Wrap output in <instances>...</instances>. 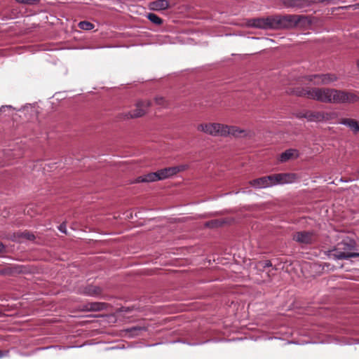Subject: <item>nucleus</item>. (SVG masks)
<instances>
[{
	"mask_svg": "<svg viewBox=\"0 0 359 359\" xmlns=\"http://www.w3.org/2000/svg\"><path fill=\"white\" fill-rule=\"evenodd\" d=\"M357 244L355 240L346 237L338 243L334 248L329 251V257L335 260L348 259L351 257H359V252H355Z\"/></svg>",
	"mask_w": 359,
	"mask_h": 359,
	"instance_id": "nucleus-1",
	"label": "nucleus"
},
{
	"mask_svg": "<svg viewBox=\"0 0 359 359\" xmlns=\"http://www.w3.org/2000/svg\"><path fill=\"white\" fill-rule=\"evenodd\" d=\"M359 101V97L356 94L333 88L331 103L334 104H353Z\"/></svg>",
	"mask_w": 359,
	"mask_h": 359,
	"instance_id": "nucleus-2",
	"label": "nucleus"
},
{
	"mask_svg": "<svg viewBox=\"0 0 359 359\" xmlns=\"http://www.w3.org/2000/svg\"><path fill=\"white\" fill-rule=\"evenodd\" d=\"M151 106V102L149 100H138L135 103V109L124 114L123 117L126 119L142 117L147 113Z\"/></svg>",
	"mask_w": 359,
	"mask_h": 359,
	"instance_id": "nucleus-3",
	"label": "nucleus"
},
{
	"mask_svg": "<svg viewBox=\"0 0 359 359\" xmlns=\"http://www.w3.org/2000/svg\"><path fill=\"white\" fill-rule=\"evenodd\" d=\"M333 88H312L311 99L323 103H331Z\"/></svg>",
	"mask_w": 359,
	"mask_h": 359,
	"instance_id": "nucleus-4",
	"label": "nucleus"
},
{
	"mask_svg": "<svg viewBox=\"0 0 359 359\" xmlns=\"http://www.w3.org/2000/svg\"><path fill=\"white\" fill-rule=\"evenodd\" d=\"M223 124L218 123H201L198 125L197 130L212 136H221Z\"/></svg>",
	"mask_w": 359,
	"mask_h": 359,
	"instance_id": "nucleus-5",
	"label": "nucleus"
},
{
	"mask_svg": "<svg viewBox=\"0 0 359 359\" xmlns=\"http://www.w3.org/2000/svg\"><path fill=\"white\" fill-rule=\"evenodd\" d=\"M293 240L299 243L311 245L316 242V236L313 231H297L293 235Z\"/></svg>",
	"mask_w": 359,
	"mask_h": 359,
	"instance_id": "nucleus-6",
	"label": "nucleus"
},
{
	"mask_svg": "<svg viewBox=\"0 0 359 359\" xmlns=\"http://www.w3.org/2000/svg\"><path fill=\"white\" fill-rule=\"evenodd\" d=\"M223 130H221L222 137H227L232 135L234 137H241L248 136V133L246 130L241 129L235 126H228L223 124Z\"/></svg>",
	"mask_w": 359,
	"mask_h": 359,
	"instance_id": "nucleus-7",
	"label": "nucleus"
},
{
	"mask_svg": "<svg viewBox=\"0 0 359 359\" xmlns=\"http://www.w3.org/2000/svg\"><path fill=\"white\" fill-rule=\"evenodd\" d=\"M251 26L264 29H272V15L262 18L251 20Z\"/></svg>",
	"mask_w": 359,
	"mask_h": 359,
	"instance_id": "nucleus-8",
	"label": "nucleus"
},
{
	"mask_svg": "<svg viewBox=\"0 0 359 359\" xmlns=\"http://www.w3.org/2000/svg\"><path fill=\"white\" fill-rule=\"evenodd\" d=\"M332 114L323 111H307V121L320 122L331 119Z\"/></svg>",
	"mask_w": 359,
	"mask_h": 359,
	"instance_id": "nucleus-9",
	"label": "nucleus"
},
{
	"mask_svg": "<svg viewBox=\"0 0 359 359\" xmlns=\"http://www.w3.org/2000/svg\"><path fill=\"white\" fill-rule=\"evenodd\" d=\"M283 4L286 8L303 9L310 6L309 0H283Z\"/></svg>",
	"mask_w": 359,
	"mask_h": 359,
	"instance_id": "nucleus-10",
	"label": "nucleus"
},
{
	"mask_svg": "<svg viewBox=\"0 0 359 359\" xmlns=\"http://www.w3.org/2000/svg\"><path fill=\"white\" fill-rule=\"evenodd\" d=\"M288 95H296L297 97H304L311 99L312 88L297 87L290 88L287 90Z\"/></svg>",
	"mask_w": 359,
	"mask_h": 359,
	"instance_id": "nucleus-11",
	"label": "nucleus"
},
{
	"mask_svg": "<svg viewBox=\"0 0 359 359\" xmlns=\"http://www.w3.org/2000/svg\"><path fill=\"white\" fill-rule=\"evenodd\" d=\"M338 77L334 74H320L318 76V80L314 81L315 85H328L337 81Z\"/></svg>",
	"mask_w": 359,
	"mask_h": 359,
	"instance_id": "nucleus-12",
	"label": "nucleus"
},
{
	"mask_svg": "<svg viewBox=\"0 0 359 359\" xmlns=\"http://www.w3.org/2000/svg\"><path fill=\"white\" fill-rule=\"evenodd\" d=\"M277 177L279 184L292 183L299 178L297 174L293 172L278 173Z\"/></svg>",
	"mask_w": 359,
	"mask_h": 359,
	"instance_id": "nucleus-13",
	"label": "nucleus"
},
{
	"mask_svg": "<svg viewBox=\"0 0 359 359\" xmlns=\"http://www.w3.org/2000/svg\"><path fill=\"white\" fill-rule=\"evenodd\" d=\"M232 221V219L229 218L212 219L206 222L204 224V226L210 229H216L226 224H230Z\"/></svg>",
	"mask_w": 359,
	"mask_h": 359,
	"instance_id": "nucleus-14",
	"label": "nucleus"
},
{
	"mask_svg": "<svg viewBox=\"0 0 359 359\" xmlns=\"http://www.w3.org/2000/svg\"><path fill=\"white\" fill-rule=\"evenodd\" d=\"M170 7L168 0H156L149 3V8L153 11H163Z\"/></svg>",
	"mask_w": 359,
	"mask_h": 359,
	"instance_id": "nucleus-15",
	"label": "nucleus"
},
{
	"mask_svg": "<svg viewBox=\"0 0 359 359\" xmlns=\"http://www.w3.org/2000/svg\"><path fill=\"white\" fill-rule=\"evenodd\" d=\"M107 304L103 302H90L83 306V311H100L105 309Z\"/></svg>",
	"mask_w": 359,
	"mask_h": 359,
	"instance_id": "nucleus-16",
	"label": "nucleus"
},
{
	"mask_svg": "<svg viewBox=\"0 0 359 359\" xmlns=\"http://www.w3.org/2000/svg\"><path fill=\"white\" fill-rule=\"evenodd\" d=\"M283 18L285 29H291L297 27V15H284Z\"/></svg>",
	"mask_w": 359,
	"mask_h": 359,
	"instance_id": "nucleus-17",
	"label": "nucleus"
},
{
	"mask_svg": "<svg viewBox=\"0 0 359 359\" xmlns=\"http://www.w3.org/2000/svg\"><path fill=\"white\" fill-rule=\"evenodd\" d=\"M339 123L348 127L355 133L359 132V123L355 119L344 118L339 121Z\"/></svg>",
	"mask_w": 359,
	"mask_h": 359,
	"instance_id": "nucleus-18",
	"label": "nucleus"
},
{
	"mask_svg": "<svg viewBox=\"0 0 359 359\" xmlns=\"http://www.w3.org/2000/svg\"><path fill=\"white\" fill-rule=\"evenodd\" d=\"M102 289L96 285H88L83 288L82 293L88 296H97L102 293Z\"/></svg>",
	"mask_w": 359,
	"mask_h": 359,
	"instance_id": "nucleus-19",
	"label": "nucleus"
},
{
	"mask_svg": "<svg viewBox=\"0 0 359 359\" xmlns=\"http://www.w3.org/2000/svg\"><path fill=\"white\" fill-rule=\"evenodd\" d=\"M156 172H149L148 174L140 176L136 178L135 182L140 183V182H153L158 181L157 177Z\"/></svg>",
	"mask_w": 359,
	"mask_h": 359,
	"instance_id": "nucleus-20",
	"label": "nucleus"
},
{
	"mask_svg": "<svg viewBox=\"0 0 359 359\" xmlns=\"http://www.w3.org/2000/svg\"><path fill=\"white\" fill-rule=\"evenodd\" d=\"M294 154L295 158L299 157V151L297 150L292 149H287L280 155L279 161L282 163L286 162L294 157Z\"/></svg>",
	"mask_w": 359,
	"mask_h": 359,
	"instance_id": "nucleus-21",
	"label": "nucleus"
},
{
	"mask_svg": "<svg viewBox=\"0 0 359 359\" xmlns=\"http://www.w3.org/2000/svg\"><path fill=\"white\" fill-rule=\"evenodd\" d=\"M272 29H285L283 15H272Z\"/></svg>",
	"mask_w": 359,
	"mask_h": 359,
	"instance_id": "nucleus-22",
	"label": "nucleus"
},
{
	"mask_svg": "<svg viewBox=\"0 0 359 359\" xmlns=\"http://www.w3.org/2000/svg\"><path fill=\"white\" fill-rule=\"evenodd\" d=\"M250 184L256 189H262L269 187V184L266 176L259 177L250 181Z\"/></svg>",
	"mask_w": 359,
	"mask_h": 359,
	"instance_id": "nucleus-23",
	"label": "nucleus"
},
{
	"mask_svg": "<svg viewBox=\"0 0 359 359\" xmlns=\"http://www.w3.org/2000/svg\"><path fill=\"white\" fill-rule=\"evenodd\" d=\"M297 26L302 28H307L312 24V21L309 16L303 15H297Z\"/></svg>",
	"mask_w": 359,
	"mask_h": 359,
	"instance_id": "nucleus-24",
	"label": "nucleus"
},
{
	"mask_svg": "<svg viewBox=\"0 0 359 359\" xmlns=\"http://www.w3.org/2000/svg\"><path fill=\"white\" fill-rule=\"evenodd\" d=\"M185 165H179V166H173L165 168V172L168 176V178L176 175L177 173L184 170L185 169Z\"/></svg>",
	"mask_w": 359,
	"mask_h": 359,
	"instance_id": "nucleus-25",
	"label": "nucleus"
},
{
	"mask_svg": "<svg viewBox=\"0 0 359 359\" xmlns=\"http://www.w3.org/2000/svg\"><path fill=\"white\" fill-rule=\"evenodd\" d=\"M15 238H25L28 241H34L36 237L35 236L27 231H25L24 232H18L14 235Z\"/></svg>",
	"mask_w": 359,
	"mask_h": 359,
	"instance_id": "nucleus-26",
	"label": "nucleus"
},
{
	"mask_svg": "<svg viewBox=\"0 0 359 359\" xmlns=\"http://www.w3.org/2000/svg\"><path fill=\"white\" fill-rule=\"evenodd\" d=\"M20 266L7 267L0 271L1 275H11L15 273H20Z\"/></svg>",
	"mask_w": 359,
	"mask_h": 359,
	"instance_id": "nucleus-27",
	"label": "nucleus"
},
{
	"mask_svg": "<svg viewBox=\"0 0 359 359\" xmlns=\"http://www.w3.org/2000/svg\"><path fill=\"white\" fill-rule=\"evenodd\" d=\"M146 330L144 327L133 326L126 330V332H128L132 337L137 336L141 331Z\"/></svg>",
	"mask_w": 359,
	"mask_h": 359,
	"instance_id": "nucleus-28",
	"label": "nucleus"
},
{
	"mask_svg": "<svg viewBox=\"0 0 359 359\" xmlns=\"http://www.w3.org/2000/svg\"><path fill=\"white\" fill-rule=\"evenodd\" d=\"M147 18L152 23L156 25H161L163 24V20L158 17L157 15L150 13L147 15Z\"/></svg>",
	"mask_w": 359,
	"mask_h": 359,
	"instance_id": "nucleus-29",
	"label": "nucleus"
},
{
	"mask_svg": "<svg viewBox=\"0 0 359 359\" xmlns=\"http://www.w3.org/2000/svg\"><path fill=\"white\" fill-rule=\"evenodd\" d=\"M267 182L269 184V187H272L276 184H279V181L277 177V174H273L271 175L266 176Z\"/></svg>",
	"mask_w": 359,
	"mask_h": 359,
	"instance_id": "nucleus-30",
	"label": "nucleus"
},
{
	"mask_svg": "<svg viewBox=\"0 0 359 359\" xmlns=\"http://www.w3.org/2000/svg\"><path fill=\"white\" fill-rule=\"evenodd\" d=\"M78 27L81 29L88 31L93 29L95 25L88 21H81L78 24Z\"/></svg>",
	"mask_w": 359,
	"mask_h": 359,
	"instance_id": "nucleus-31",
	"label": "nucleus"
},
{
	"mask_svg": "<svg viewBox=\"0 0 359 359\" xmlns=\"http://www.w3.org/2000/svg\"><path fill=\"white\" fill-rule=\"evenodd\" d=\"M155 103L158 105L166 107L168 105V101L162 96H156L154 98Z\"/></svg>",
	"mask_w": 359,
	"mask_h": 359,
	"instance_id": "nucleus-32",
	"label": "nucleus"
},
{
	"mask_svg": "<svg viewBox=\"0 0 359 359\" xmlns=\"http://www.w3.org/2000/svg\"><path fill=\"white\" fill-rule=\"evenodd\" d=\"M15 1L18 4L33 6V5L39 4L40 3L41 0H15Z\"/></svg>",
	"mask_w": 359,
	"mask_h": 359,
	"instance_id": "nucleus-33",
	"label": "nucleus"
},
{
	"mask_svg": "<svg viewBox=\"0 0 359 359\" xmlns=\"http://www.w3.org/2000/svg\"><path fill=\"white\" fill-rule=\"evenodd\" d=\"M272 266V263L270 260L259 261L257 264V267H262L263 269L270 267Z\"/></svg>",
	"mask_w": 359,
	"mask_h": 359,
	"instance_id": "nucleus-34",
	"label": "nucleus"
},
{
	"mask_svg": "<svg viewBox=\"0 0 359 359\" xmlns=\"http://www.w3.org/2000/svg\"><path fill=\"white\" fill-rule=\"evenodd\" d=\"M157 173V177L158 180H163L168 178V176L166 175V173L165 172V169H161L156 171Z\"/></svg>",
	"mask_w": 359,
	"mask_h": 359,
	"instance_id": "nucleus-35",
	"label": "nucleus"
},
{
	"mask_svg": "<svg viewBox=\"0 0 359 359\" xmlns=\"http://www.w3.org/2000/svg\"><path fill=\"white\" fill-rule=\"evenodd\" d=\"M318 74H311L309 75L306 77V79L309 81L313 82L316 80H318Z\"/></svg>",
	"mask_w": 359,
	"mask_h": 359,
	"instance_id": "nucleus-36",
	"label": "nucleus"
},
{
	"mask_svg": "<svg viewBox=\"0 0 359 359\" xmlns=\"http://www.w3.org/2000/svg\"><path fill=\"white\" fill-rule=\"evenodd\" d=\"M295 116L298 118H307V111L306 112H298Z\"/></svg>",
	"mask_w": 359,
	"mask_h": 359,
	"instance_id": "nucleus-37",
	"label": "nucleus"
},
{
	"mask_svg": "<svg viewBox=\"0 0 359 359\" xmlns=\"http://www.w3.org/2000/svg\"><path fill=\"white\" fill-rule=\"evenodd\" d=\"M58 229L60 231L64 233H67V228L65 222L62 223L59 226Z\"/></svg>",
	"mask_w": 359,
	"mask_h": 359,
	"instance_id": "nucleus-38",
	"label": "nucleus"
},
{
	"mask_svg": "<svg viewBox=\"0 0 359 359\" xmlns=\"http://www.w3.org/2000/svg\"><path fill=\"white\" fill-rule=\"evenodd\" d=\"M6 252V246L3 244L2 242L0 241V253H4Z\"/></svg>",
	"mask_w": 359,
	"mask_h": 359,
	"instance_id": "nucleus-39",
	"label": "nucleus"
},
{
	"mask_svg": "<svg viewBox=\"0 0 359 359\" xmlns=\"http://www.w3.org/2000/svg\"><path fill=\"white\" fill-rule=\"evenodd\" d=\"M330 0H317V1L318 2H325V1H329ZM309 5L311 6L312 4L315 3L316 1V0H309Z\"/></svg>",
	"mask_w": 359,
	"mask_h": 359,
	"instance_id": "nucleus-40",
	"label": "nucleus"
},
{
	"mask_svg": "<svg viewBox=\"0 0 359 359\" xmlns=\"http://www.w3.org/2000/svg\"><path fill=\"white\" fill-rule=\"evenodd\" d=\"M349 7L353 8L354 10L359 8V3L351 5Z\"/></svg>",
	"mask_w": 359,
	"mask_h": 359,
	"instance_id": "nucleus-41",
	"label": "nucleus"
},
{
	"mask_svg": "<svg viewBox=\"0 0 359 359\" xmlns=\"http://www.w3.org/2000/svg\"><path fill=\"white\" fill-rule=\"evenodd\" d=\"M8 351H6V353H4L2 351L0 350V358L4 356Z\"/></svg>",
	"mask_w": 359,
	"mask_h": 359,
	"instance_id": "nucleus-42",
	"label": "nucleus"
},
{
	"mask_svg": "<svg viewBox=\"0 0 359 359\" xmlns=\"http://www.w3.org/2000/svg\"><path fill=\"white\" fill-rule=\"evenodd\" d=\"M4 107H10L11 108V106H2L1 108L0 109V111H1L2 109Z\"/></svg>",
	"mask_w": 359,
	"mask_h": 359,
	"instance_id": "nucleus-43",
	"label": "nucleus"
},
{
	"mask_svg": "<svg viewBox=\"0 0 359 359\" xmlns=\"http://www.w3.org/2000/svg\"><path fill=\"white\" fill-rule=\"evenodd\" d=\"M341 181H343L342 178L341 179ZM344 182H347L348 180H344Z\"/></svg>",
	"mask_w": 359,
	"mask_h": 359,
	"instance_id": "nucleus-44",
	"label": "nucleus"
}]
</instances>
